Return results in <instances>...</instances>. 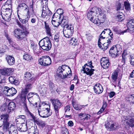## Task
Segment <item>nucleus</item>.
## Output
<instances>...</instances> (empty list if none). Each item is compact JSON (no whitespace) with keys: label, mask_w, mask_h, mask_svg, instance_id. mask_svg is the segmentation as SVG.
Listing matches in <instances>:
<instances>
[{"label":"nucleus","mask_w":134,"mask_h":134,"mask_svg":"<svg viewBox=\"0 0 134 134\" xmlns=\"http://www.w3.org/2000/svg\"><path fill=\"white\" fill-rule=\"evenodd\" d=\"M23 106L25 109V110L28 116L30 118L32 119L33 120H35V117L34 115L32 113L28 110L27 106L25 102H24L23 103Z\"/></svg>","instance_id":"20"},{"label":"nucleus","mask_w":134,"mask_h":134,"mask_svg":"<svg viewBox=\"0 0 134 134\" xmlns=\"http://www.w3.org/2000/svg\"><path fill=\"white\" fill-rule=\"evenodd\" d=\"M125 30L124 31H122L121 30H118V29L116 32V33L119 34H123L124 33L126 32H125Z\"/></svg>","instance_id":"58"},{"label":"nucleus","mask_w":134,"mask_h":134,"mask_svg":"<svg viewBox=\"0 0 134 134\" xmlns=\"http://www.w3.org/2000/svg\"><path fill=\"white\" fill-rule=\"evenodd\" d=\"M130 125L131 127H133L134 126V119H132L130 120Z\"/></svg>","instance_id":"63"},{"label":"nucleus","mask_w":134,"mask_h":134,"mask_svg":"<svg viewBox=\"0 0 134 134\" xmlns=\"http://www.w3.org/2000/svg\"><path fill=\"white\" fill-rule=\"evenodd\" d=\"M1 111H5L7 113H9L10 112V111L8 109V107L4 105L1 106Z\"/></svg>","instance_id":"39"},{"label":"nucleus","mask_w":134,"mask_h":134,"mask_svg":"<svg viewBox=\"0 0 134 134\" xmlns=\"http://www.w3.org/2000/svg\"><path fill=\"white\" fill-rule=\"evenodd\" d=\"M79 116L82 120H87L90 119L91 117V116L89 114L83 113L79 114Z\"/></svg>","instance_id":"23"},{"label":"nucleus","mask_w":134,"mask_h":134,"mask_svg":"<svg viewBox=\"0 0 134 134\" xmlns=\"http://www.w3.org/2000/svg\"><path fill=\"white\" fill-rule=\"evenodd\" d=\"M104 31V30L102 32L99 36V42H100V41L102 40V39L103 40L104 38H105V36L104 35L105 33V31Z\"/></svg>","instance_id":"48"},{"label":"nucleus","mask_w":134,"mask_h":134,"mask_svg":"<svg viewBox=\"0 0 134 134\" xmlns=\"http://www.w3.org/2000/svg\"><path fill=\"white\" fill-rule=\"evenodd\" d=\"M70 105H68L65 107L64 108L65 113L69 112L70 110Z\"/></svg>","instance_id":"53"},{"label":"nucleus","mask_w":134,"mask_h":134,"mask_svg":"<svg viewBox=\"0 0 134 134\" xmlns=\"http://www.w3.org/2000/svg\"><path fill=\"white\" fill-rule=\"evenodd\" d=\"M33 93H30L29 94L27 95V99L30 102V100H31V98L33 97Z\"/></svg>","instance_id":"55"},{"label":"nucleus","mask_w":134,"mask_h":134,"mask_svg":"<svg viewBox=\"0 0 134 134\" xmlns=\"http://www.w3.org/2000/svg\"><path fill=\"white\" fill-rule=\"evenodd\" d=\"M127 29L125 32H129L130 33L134 32V19H128L127 22Z\"/></svg>","instance_id":"8"},{"label":"nucleus","mask_w":134,"mask_h":134,"mask_svg":"<svg viewBox=\"0 0 134 134\" xmlns=\"http://www.w3.org/2000/svg\"><path fill=\"white\" fill-rule=\"evenodd\" d=\"M11 13V10L9 8H2L1 9V14L2 17L4 20L7 21L10 20Z\"/></svg>","instance_id":"4"},{"label":"nucleus","mask_w":134,"mask_h":134,"mask_svg":"<svg viewBox=\"0 0 134 134\" xmlns=\"http://www.w3.org/2000/svg\"><path fill=\"white\" fill-rule=\"evenodd\" d=\"M100 62L101 66L104 69L108 68L110 64L108 58L106 57L102 58Z\"/></svg>","instance_id":"14"},{"label":"nucleus","mask_w":134,"mask_h":134,"mask_svg":"<svg viewBox=\"0 0 134 134\" xmlns=\"http://www.w3.org/2000/svg\"><path fill=\"white\" fill-rule=\"evenodd\" d=\"M62 132L63 134H69L68 129L65 127L63 128Z\"/></svg>","instance_id":"52"},{"label":"nucleus","mask_w":134,"mask_h":134,"mask_svg":"<svg viewBox=\"0 0 134 134\" xmlns=\"http://www.w3.org/2000/svg\"><path fill=\"white\" fill-rule=\"evenodd\" d=\"M115 7L116 11L120 10L122 9V8L121 7V4L120 2H118L116 3Z\"/></svg>","instance_id":"41"},{"label":"nucleus","mask_w":134,"mask_h":134,"mask_svg":"<svg viewBox=\"0 0 134 134\" xmlns=\"http://www.w3.org/2000/svg\"><path fill=\"white\" fill-rule=\"evenodd\" d=\"M9 134H18L17 131L13 126L10 127V130H9Z\"/></svg>","instance_id":"37"},{"label":"nucleus","mask_w":134,"mask_h":134,"mask_svg":"<svg viewBox=\"0 0 134 134\" xmlns=\"http://www.w3.org/2000/svg\"><path fill=\"white\" fill-rule=\"evenodd\" d=\"M118 71L117 70H115L112 73L111 75V78L112 81L113 82L115 83L117 79L118 76Z\"/></svg>","instance_id":"30"},{"label":"nucleus","mask_w":134,"mask_h":134,"mask_svg":"<svg viewBox=\"0 0 134 134\" xmlns=\"http://www.w3.org/2000/svg\"><path fill=\"white\" fill-rule=\"evenodd\" d=\"M107 105V103L105 101H104L103 103V104L101 108L100 109V110L98 112L97 114H99L101 113H102L104 110L105 108H106Z\"/></svg>","instance_id":"35"},{"label":"nucleus","mask_w":134,"mask_h":134,"mask_svg":"<svg viewBox=\"0 0 134 134\" xmlns=\"http://www.w3.org/2000/svg\"><path fill=\"white\" fill-rule=\"evenodd\" d=\"M15 79L14 77L12 76H10L9 78V81L12 83H13L14 82Z\"/></svg>","instance_id":"56"},{"label":"nucleus","mask_w":134,"mask_h":134,"mask_svg":"<svg viewBox=\"0 0 134 134\" xmlns=\"http://www.w3.org/2000/svg\"><path fill=\"white\" fill-rule=\"evenodd\" d=\"M86 36L87 39L88 40L90 41L92 38V36L90 34H86Z\"/></svg>","instance_id":"51"},{"label":"nucleus","mask_w":134,"mask_h":134,"mask_svg":"<svg viewBox=\"0 0 134 134\" xmlns=\"http://www.w3.org/2000/svg\"><path fill=\"white\" fill-rule=\"evenodd\" d=\"M51 14L52 12L47 6L46 5H43L42 7L41 17L43 18H46L47 19V18L48 19Z\"/></svg>","instance_id":"9"},{"label":"nucleus","mask_w":134,"mask_h":134,"mask_svg":"<svg viewBox=\"0 0 134 134\" xmlns=\"http://www.w3.org/2000/svg\"><path fill=\"white\" fill-rule=\"evenodd\" d=\"M60 36L58 34H55L54 37V40L56 42H58L59 41Z\"/></svg>","instance_id":"49"},{"label":"nucleus","mask_w":134,"mask_h":134,"mask_svg":"<svg viewBox=\"0 0 134 134\" xmlns=\"http://www.w3.org/2000/svg\"><path fill=\"white\" fill-rule=\"evenodd\" d=\"M37 77L36 76H32L29 80V82L31 83H33L36 80Z\"/></svg>","instance_id":"45"},{"label":"nucleus","mask_w":134,"mask_h":134,"mask_svg":"<svg viewBox=\"0 0 134 134\" xmlns=\"http://www.w3.org/2000/svg\"><path fill=\"white\" fill-rule=\"evenodd\" d=\"M82 68L84 72L86 73L87 75L91 76L93 74V71H94V69H92V68H91L87 67L84 68V66H83Z\"/></svg>","instance_id":"21"},{"label":"nucleus","mask_w":134,"mask_h":134,"mask_svg":"<svg viewBox=\"0 0 134 134\" xmlns=\"http://www.w3.org/2000/svg\"><path fill=\"white\" fill-rule=\"evenodd\" d=\"M9 116L8 114H4L1 115L0 120H1L3 123L9 122L8 121Z\"/></svg>","instance_id":"22"},{"label":"nucleus","mask_w":134,"mask_h":134,"mask_svg":"<svg viewBox=\"0 0 134 134\" xmlns=\"http://www.w3.org/2000/svg\"><path fill=\"white\" fill-rule=\"evenodd\" d=\"M24 59L25 60L30 61L32 59V56L30 54H24L23 56Z\"/></svg>","instance_id":"33"},{"label":"nucleus","mask_w":134,"mask_h":134,"mask_svg":"<svg viewBox=\"0 0 134 134\" xmlns=\"http://www.w3.org/2000/svg\"><path fill=\"white\" fill-rule=\"evenodd\" d=\"M6 83V81L5 79H3L1 80L0 81V88L2 87Z\"/></svg>","instance_id":"50"},{"label":"nucleus","mask_w":134,"mask_h":134,"mask_svg":"<svg viewBox=\"0 0 134 134\" xmlns=\"http://www.w3.org/2000/svg\"><path fill=\"white\" fill-rule=\"evenodd\" d=\"M63 16H61L57 13H55L52 17V19L53 21H57V22L60 21L61 19H62Z\"/></svg>","instance_id":"25"},{"label":"nucleus","mask_w":134,"mask_h":134,"mask_svg":"<svg viewBox=\"0 0 134 134\" xmlns=\"http://www.w3.org/2000/svg\"><path fill=\"white\" fill-rule=\"evenodd\" d=\"M93 89L95 93L96 94L101 93L103 91L102 86L99 83L96 84L94 87Z\"/></svg>","instance_id":"18"},{"label":"nucleus","mask_w":134,"mask_h":134,"mask_svg":"<svg viewBox=\"0 0 134 134\" xmlns=\"http://www.w3.org/2000/svg\"><path fill=\"white\" fill-rule=\"evenodd\" d=\"M44 26L45 29L46 30V32L47 35L49 36H52L51 33V29L49 27L48 24L47 23L46 21L44 22Z\"/></svg>","instance_id":"28"},{"label":"nucleus","mask_w":134,"mask_h":134,"mask_svg":"<svg viewBox=\"0 0 134 134\" xmlns=\"http://www.w3.org/2000/svg\"><path fill=\"white\" fill-rule=\"evenodd\" d=\"M18 8L19 9H23L25 10H27L29 8L28 7L25 3H22L18 5Z\"/></svg>","instance_id":"32"},{"label":"nucleus","mask_w":134,"mask_h":134,"mask_svg":"<svg viewBox=\"0 0 134 134\" xmlns=\"http://www.w3.org/2000/svg\"><path fill=\"white\" fill-rule=\"evenodd\" d=\"M64 13V10L60 8L58 9L56 11V12L55 13H57L61 16H63V14Z\"/></svg>","instance_id":"47"},{"label":"nucleus","mask_w":134,"mask_h":134,"mask_svg":"<svg viewBox=\"0 0 134 134\" xmlns=\"http://www.w3.org/2000/svg\"><path fill=\"white\" fill-rule=\"evenodd\" d=\"M14 35L19 41L22 40L26 36V34L20 29H16L14 31Z\"/></svg>","instance_id":"11"},{"label":"nucleus","mask_w":134,"mask_h":134,"mask_svg":"<svg viewBox=\"0 0 134 134\" xmlns=\"http://www.w3.org/2000/svg\"><path fill=\"white\" fill-rule=\"evenodd\" d=\"M14 71V69L11 68H4L0 70L1 74L3 75L8 76Z\"/></svg>","instance_id":"16"},{"label":"nucleus","mask_w":134,"mask_h":134,"mask_svg":"<svg viewBox=\"0 0 134 134\" xmlns=\"http://www.w3.org/2000/svg\"><path fill=\"white\" fill-rule=\"evenodd\" d=\"M19 120H22V121H25V120H26L25 116L24 115H21L19 116Z\"/></svg>","instance_id":"60"},{"label":"nucleus","mask_w":134,"mask_h":134,"mask_svg":"<svg viewBox=\"0 0 134 134\" xmlns=\"http://www.w3.org/2000/svg\"><path fill=\"white\" fill-rule=\"evenodd\" d=\"M127 54V53L125 51H124L122 54V61L123 63H125V60L127 59L126 56Z\"/></svg>","instance_id":"43"},{"label":"nucleus","mask_w":134,"mask_h":134,"mask_svg":"<svg viewBox=\"0 0 134 134\" xmlns=\"http://www.w3.org/2000/svg\"><path fill=\"white\" fill-rule=\"evenodd\" d=\"M134 98L133 97L132 95H130L127 96L126 100L129 102H132Z\"/></svg>","instance_id":"54"},{"label":"nucleus","mask_w":134,"mask_h":134,"mask_svg":"<svg viewBox=\"0 0 134 134\" xmlns=\"http://www.w3.org/2000/svg\"><path fill=\"white\" fill-rule=\"evenodd\" d=\"M15 106V104L13 102H11L9 103L8 106V108L9 110L10 111L13 110Z\"/></svg>","instance_id":"36"},{"label":"nucleus","mask_w":134,"mask_h":134,"mask_svg":"<svg viewBox=\"0 0 134 134\" xmlns=\"http://www.w3.org/2000/svg\"><path fill=\"white\" fill-rule=\"evenodd\" d=\"M51 101L53 106L56 115L58 116L59 115V110L62 105V103L58 99L51 100Z\"/></svg>","instance_id":"7"},{"label":"nucleus","mask_w":134,"mask_h":134,"mask_svg":"<svg viewBox=\"0 0 134 134\" xmlns=\"http://www.w3.org/2000/svg\"><path fill=\"white\" fill-rule=\"evenodd\" d=\"M130 64L132 66H134V55L130 56Z\"/></svg>","instance_id":"46"},{"label":"nucleus","mask_w":134,"mask_h":134,"mask_svg":"<svg viewBox=\"0 0 134 134\" xmlns=\"http://www.w3.org/2000/svg\"><path fill=\"white\" fill-rule=\"evenodd\" d=\"M118 52H119V51L117 50V47L115 46H113L109 51V53L111 56L114 58L118 55V53L119 54Z\"/></svg>","instance_id":"19"},{"label":"nucleus","mask_w":134,"mask_h":134,"mask_svg":"<svg viewBox=\"0 0 134 134\" xmlns=\"http://www.w3.org/2000/svg\"><path fill=\"white\" fill-rule=\"evenodd\" d=\"M32 76L30 73L26 72L24 75V79L25 80H28Z\"/></svg>","instance_id":"40"},{"label":"nucleus","mask_w":134,"mask_h":134,"mask_svg":"<svg viewBox=\"0 0 134 134\" xmlns=\"http://www.w3.org/2000/svg\"><path fill=\"white\" fill-rule=\"evenodd\" d=\"M86 66H87V67L91 68H94V66L92 65V62L91 61L88 62V63H87L85 64L83 66L84 68H86Z\"/></svg>","instance_id":"44"},{"label":"nucleus","mask_w":134,"mask_h":134,"mask_svg":"<svg viewBox=\"0 0 134 134\" xmlns=\"http://www.w3.org/2000/svg\"><path fill=\"white\" fill-rule=\"evenodd\" d=\"M71 70L69 66L65 65H62L58 68L57 75L63 79L71 76Z\"/></svg>","instance_id":"2"},{"label":"nucleus","mask_w":134,"mask_h":134,"mask_svg":"<svg viewBox=\"0 0 134 134\" xmlns=\"http://www.w3.org/2000/svg\"><path fill=\"white\" fill-rule=\"evenodd\" d=\"M30 13L29 10H28L27 15H26V18L23 19L20 18L19 15H18V17L20 21L23 24H26V26L27 27H28L29 26L28 21L30 17Z\"/></svg>","instance_id":"15"},{"label":"nucleus","mask_w":134,"mask_h":134,"mask_svg":"<svg viewBox=\"0 0 134 134\" xmlns=\"http://www.w3.org/2000/svg\"><path fill=\"white\" fill-rule=\"evenodd\" d=\"M68 18L66 16L63 17L60 21H58V24H60L61 26L64 28H66V26L69 27L70 26V25H68Z\"/></svg>","instance_id":"17"},{"label":"nucleus","mask_w":134,"mask_h":134,"mask_svg":"<svg viewBox=\"0 0 134 134\" xmlns=\"http://www.w3.org/2000/svg\"><path fill=\"white\" fill-rule=\"evenodd\" d=\"M39 126L42 127H43L45 126V124L43 121H40L39 123Z\"/></svg>","instance_id":"61"},{"label":"nucleus","mask_w":134,"mask_h":134,"mask_svg":"<svg viewBox=\"0 0 134 134\" xmlns=\"http://www.w3.org/2000/svg\"><path fill=\"white\" fill-rule=\"evenodd\" d=\"M71 44V46L73 48H75L76 46L78 45L79 43L77 42H75L72 43H70Z\"/></svg>","instance_id":"62"},{"label":"nucleus","mask_w":134,"mask_h":134,"mask_svg":"<svg viewBox=\"0 0 134 134\" xmlns=\"http://www.w3.org/2000/svg\"><path fill=\"white\" fill-rule=\"evenodd\" d=\"M39 115L41 117L46 118L48 117L51 114V112H50V106L49 105V108H46L45 109L40 111L38 110Z\"/></svg>","instance_id":"12"},{"label":"nucleus","mask_w":134,"mask_h":134,"mask_svg":"<svg viewBox=\"0 0 134 134\" xmlns=\"http://www.w3.org/2000/svg\"><path fill=\"white\" fill-rule=\"evenodd\" d=\"M77 42V40L75 38H72L70 40V43L76 42Z\"/></svg>","instance_id":"64"},{"label":"nucleus","mask_w":134,"mask_h":134,"mask_svg":"<svg viewBox=\"0 0 134 134\" xmlns=\"http://www.w3.org/2000/svg\"><path fill=\"white\" fill-rule=\"evenodd\" d=\"M38 62L41 65L46 66L50 65L51 63V60L49 56H46L42 57L39 59Z\"/></svg>","instance_id":"5"},{"label":"nucleus","mask_w":134,"mask_h":134,"mask_svg":"<svg viewBox=\"0 0 134 134\" xmlns=\"http://www.w3.org/2000/svg\"><path fill=\"white\" fill-rule=\"evenodd\" d=\"M124 3L125 9L127 11H130L131 10V7L130 3L128 2L125 1L124 2Z\"/></svg>","instance_id":"38"},{"label":"nucleus","mask_w":134,"mask_h":134,"mask_svg":"<svg viewBox=\"0 0 134 134\" xmlns=\"http://www.w3.org/2000/svg\"><path fill=\"white\" fill-rule=\"evenodd\" d=\"M9 123H3L2 126L3 131L4 132H5L8 131H9Z\"/></svg>","instance_id":"31"},{"label":"nucleus","mask_w":134,"mask_h":134,"mask_svg":"<svg viewBox=\"0 0 134 134\" xmlns=\"http://www.w3.org/2000/svg\"><path fill=\"white\" fill-rule=\"evenodd\" d=\"M39 44L42 49L46 51L50 50L52 46L51 43L50 39L47 37L44 38L40 41Z\"/></svg>","instance_id":"3"},{"label":"nucleus","mask_w":134,"mask_h":134,"mask_svg":"<svg viewBox=\"0 0 134 134\" xmlns=\"http://www.w3.org/2000/svg\"><path fill=\"white\" fill-rule=\"evenodd\" d=\"M31 84H28L26 86L25 88L24 91V93L25 94H27L29 90L32 88Z\"/></svg>","instance_id":"42"},{"label":"nucleus","mask_w":134,"mask_h":134,"mask_svg":"<svg viewBox=\"0 0 134 134\" xmlns=\"http://www.w3.org/2000/svg\"><path fill=\"white\" fill-rule=\"evenodd\" d=\"M87 16L88 19L98 26L104 23L106 18L105 15L101 9L97 7H93L89 10Z\"/></svg>","instance_id":"1"},{"label":"nucleus","mask_w":134,"mask_h":134,"mask_svg":"<svg viewBox=\"0 0 134 134\" xmlns=\"http://www.w3.org/2000/svg\"><path fill=\"white\" fill-rule=\"evenodd\" d=\"M105 38H103V40H101L100 41V42H99V39L98 40V45L99 46V47H100L101 46V44H102V43H104V42L105 40Z\"/></svg>","instance_id":"59"},{"label":"nucleus","mask_w":134,"mask_h":134,"mask_svg":"<svg viewBox=\"0 0 134 134\" xmlns=\"http://www.w3.org/2000/svg\"><path fill=\"white\" fill-rule=\"evenodd\" d=\"M130 78L132 80H134V70L130 74Z\"/></svg>","instance_id":"57"},{"label":"nucleus","mask_w":134,"mask_h":134,"mask_svg":"<svg viewBox=\"0 0 134 134\" xmlns=\"http://www.w3.org/2000/svg\"><path fill=\"white\" fill-rule=\"evenodd\" d=\"M105 126L107 129L109 131L114 130L119 128V126L116 123H113L111 122H106Z\"/></svg>","instance_id":"13"},{"label":"nucleus","mask_w":134,"mask_h":134,"mask_svg":"<svg viewBox=\"0 0 134 134\" xmlns=\"http://www.w3.org/2000/svg\"><path fill=\"white\" fill-rule=\"evenodd\" d=\"M110 44V41L107 42L103 43H102L101 44V47H99L100 48L103 50L105 51L109 47Z\"/></svg>","instance_id":"27"},{"label":"nucleus","mask_w":134,"mask_h":134,"mask_svg":"<svg viewBox=\"0 0 134 134\" xmlns=\"http://www.w3.org/2000/svg\"><path fill=\"white\" fill-rule=\"evenodd\" d=\"M72 103L73 108L76 110H80L82 108V106L79 105L77 104L75 102H72Z\"/></svg>","instance_id":"34"},{"label":"nucleus","mask_w":134,"mask_h":134,"mask_svg":"<svg viewBox=\"0 0 134 134\" xmlns=\"http://www.w3.org/2000/svg\"><path fill=\"white\" fill-rule=\"evenodd\" d=\"M27 129L26 124L25 123L23 122L18 128L19 131H26Z\"/></svg>","instance_id":"26"},{"label":"nucleus","mask_w":134,"mask_h":134,"mask_svg":"<svg viewBox=\"0 0 134 134\" xmlns=\"http://www.w3.org/2000/svg\"><path fill=\"white\" fill-rule=\"evenodd\" d=\"M3 92L7 96H13L16 93L17 91L14 88H9L5 86L4 88Z\"/></svg>","instance_id":"10"},{"label":"nucleus","mask_w":134,"mask_h":134,"mask_svg":"<svg viewBox=\"0 0 134 134\" xmlns=\"http://www.w3.org/2000/svg\"><path fill=\"white\" fill-rule=\"evenodd\" d=\"M124 14L121 12H119L117 13V15L116 17L117 20L120 22L121 21L124 19Z\"/></svg>","instance_id":"29"},{"label":"nucleus","mask_w":134,"mask_h":134,"mask_svg":"<svg viewBox=\"0 0 134 134\" xmlns=\"http://www.w3.org/2000/svg\"><path fill=\"white\" fill-rule=\"evenodd\" d=\"M7 62L10 65H13L15 63L14 58L12 56H7L6 58Z\"/></svg>","instance_id":"24"},{"label":"nucleus","mask_w":134,"mask_h":134,"mask_svg":"<svg viewBox=\"0 0 134 134\" xmlns=\"http://www.w3.org/2000/svg\"><path fill=\"white\" fill-rule=\"evenodd\" d=\"M63 34L64 36L67 38H70L72 36L74 32V27L71 25L70 26L66 28H64L63 29Z\"/></svg>","instance_id":"6"}]
</instances>
